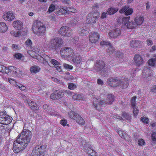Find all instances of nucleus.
I'll return each mask as SVG.
<instances>
[{"mask_svg":"<svg viewBox=\"0 0 156 156\" xmlns=\"http://www.w3.org/2000/svg\"><path fill=\"white\" fill-rule=\"evenodd\" d=\"M31 133L29 129H24L13 142V150L17 153L25 149L30 143Z\"/></svg>","mask_w":156,"mask_h":156,"instance_id":"1","label":"nucleus"},{"mask_svg":"<svg viewBox=\"0 0 156 156\" xmlns=\"http://www.w3.org/2000/svg\"><path fill=\"white\" fill-rule=\"evenodd\" d=\"M114 100V96L110 94L107 96L105 101H101L100 98L97 99L95 98L93 100V103L94 107L96 109L100 111L101 109V106L106 104H111L113 103Z\"/></svg>","mask_w":156,"mask_h":156,"instance_id":"2","label":"nucleus"},{"mask_svg":"<svg viewBox=\"0 0 156 156\" xmlns=\"http://www.w3.org/2000/svg\"><path fill=\"white\" fill-rule=\"evenodd\" d=\"M47 145L38 144L34 147L30 156H44L46 151Z\"/></svg>","mask_w":156,"mask_h":156,"instance_id":"3","label":"nucleus"},{"mask_svg":"<svg viewBox=\"0 0 156 156\" xmlns=\"http://www.w3.org/2000/svg\"><path fill=\"white\" fill-rule=\"evenodd\" d=\"M34 34L39 35H44L46 30L45 26L40 21L36 20L32 26Z\"/></svg>","mask_w":156,"mask_h":156,"instance_id":"4","label":"nucleus"},{"mask_svg":"<svg viewBox=\"0 0 156 156\" xmlns=\"http://www.w3.org/2000/svg\"><path fill=\"white\" fill-rule=\"evenodd\" d=\"M63 43V40L61 38L55 37L50 40V42L47 44V46L51 49H58L61 47Z\"/></svg>","mask_w":156,"mask_h":156,"instance_id":"5","label":"nucleus"},{"mask_svg":"<svg viewBox=\"0 0 156 156\" xmlns=\"http://www.w3.org/2000/svg\"><path fill=\"white\" fill-rule=\"evenodd\" d=\"M105 63L101 60H98L96 61L94 68L97 71H101L102 76H106L108 75V72L104 69L105 67Z\"/></svg>","mask_w":156,"mask_h":156,"instance_id":"6","label":"nucleus"},{"mask_svg":"<svg viewBox=\"0 0 156 156\" xmlns=\"http://www.w3.org/2000/svg\"><path fill=\"white\" fill-rule=\"evenodd\" d=\"M68 115L70 119L75 120L78 124L83 126L85 124V121L83 118L74 112L70 111L68 113Z\"/></svg>","mask_w":156,"mask_h":156,"instance_id":"7","label":"nucleus"},{"mask_svg":"<svg viewBox=\"0 0 156 156\" xmlns=\"http://www.w3.org/2000/svg\"><path fill=\"white\" fill-rule=\"evenodd\" d=\"M100 16V14L98 12H92L89 13L87 16L86 20L87 24H93L95 23L98 20Z\"/></svg>","mask_w":156,"mask_h":156,"instance_id":"8","label":"nucleus"},{"mask_svg":"<svg viewBox=\"0 0 156 156\" xmlns=\"http://www.w3.org/2000/svg\"><path fill=\"white\" fill-rule=\"evenodd\" d=\"M60 54L62 57L64 58H69L74 54L73 49L68 47H64L61 49Z\"/></svg>","mask_w":156,"mask_h":156,"instance_id":"9","label":"nucleus"},{"mask_svg":"<svg viewBox=\"0 0 156 156\" xmlns=\"http://www.w3.org/2000/svg\"><path fill=\"white\" fill-rule=\"evenodd\" d=\"M12 120V118L6 115L5 112L2 111L0 112V123L8 125L11 123Z\"/></svg>","mask_w":156,"mask_h":156,"instance_id":"10","label":"nucleus"},{"mask_svg":"<svg viewBox=\"0 0 156 156\" xmlns=\"http://www.w3.org/2000/svg\"><path fill=\"white\" fill-rule=\"evenodd\" d=\"M83 150L91 156H96V152L92 149V147L88 143H86L83 147Z\"/></svg>","mask_w":156,"mask_h":156,"instance_id":"11","label":"nucleus"},{"mask_svg":"<svg viewBox=\"0 0 156 156\" xmlns=\"http://www.w3.org/2000/svg\"><path fill=\"white\" fill-rule=\"evenodd\" d=\"M107 83L108 86L115 87L119 85L120 80L115 77H111L108 79Z\"/></svg>","mask_w":156,"mask_h":156,"instance_id":"12","label":"nucleus"},{"mask_svg":"<svg viewBox=\"0 0 156 156\" xmlns=\"http://www.w3.org/2000/svg\"><path fill=\"white\" fill-rule=\"evenodd\" d=\"M100 44L102 46L106 47L109 46V48L107 50V53L109 55L113 54L114 51V49L112 46V44L108 41H102L100 42Z\"/></svg>","mask_w":156,"mask_h":156,"instance_id":"13","label":"nucleus"},{"mask_svg":"<svg viewBox=\"0 0 156 156\" xmlns=\"http://www.w3.org/2000/svg\"><path fill=\"white\" fill-rule=\"evenodd\" d=\"M64 96L63 92L62 90H57L51 94L50 96L51 99L56 100Z\"/></svg>","mask_w":156,"mask_h":156,"instance_id":"14","label":"nucleus"},{"mask_svg":"<svg viewBox=\"0 0 156 156\" xmlns=\"http://www.w3.org/2000/svg\"><path fill=\"white\" fill-rule=\"evenodd\" d=\"M69 28L67 26H63L61 28L59 31H58V33L62 36L69 37L71 36L72 33L71 32H69Z\"/></svg>","mask_w":156,"mask_h":156,"instance_id":"15","label":"nucleus"},{"mask_svg":"<svg viewBox=\"0 0 156 156\" xmlns=\"http://www.w3.org/2000/svg\"><path fill=\"white\" fill-rule=\"evenodd\" d=\"M3 18L5 20L11 21L14 19L15 16L12 11L5 12L3 13Z\"/></svg>","mask_w":156,"mask_h":156,"instance_id":"16","label":"nucleus"},{"mask_svg":"<svg viewBox=\"0 0 156 156\" xmlns=\"http://www.w3.org/2000/svg\"><path fill=\"white\" fill-rule=\"evenodd\" d=\"M121 13H124L125 16H129L132 14L133 12V9L132 8H129L128 5H125L119 10Z\"/></svg>","mask_w":156,"mask_h":156,"instance_id":"17","label":"nucleus"},{"mask_svg":"<svg viewBox=\"0 0 156 156\" xmlns=\"http://www.w3.org/2000/svg\"><path fill=\"white\" fill-rule=\"evenodd\" d=\"M71 57L72 61L76 65H79L83 62V59L80 55H74Z\"/></svg>","mask_w":156,"mask_h":156,"instance_id":"18","label":"nucleus"},{"mask_svg":"<svg viewBox=\"0 0 156 156\" xmlns=\"http://www.w3.org/2000/svg\"><path fill=\"white\" fill-rule=\"evenodd\" d=\"M99 38V35L97 33H91L89 35V41L91 43L95 44L98 42Z\"/></svg>","mask_w":156,"mask_h":156,"instance_id":"19","label":"nucleus"},{"mask_svg":"<svg viewBox=\"0 0 156 156\" xmlns=\"http://www.w3.org/2000/svg\"><path fill=\"white\" fill-rule=\"evenodd\" d=\"M144 20V18L143 16L139 15L136 16L134 19V21L135 23L134 26H137L142 24Z\"/></svg>","mask_w":156,"mask_h":156,"instance_id":"20","label":"nucleus"},{"mask_svg":"<svg viewBox=\"0 0 156 156\" xmlns=\"http://www.w3.org/2000/svg\"><path fill=\"white\" fill-rule=\"evenodd\" d=\"M130 19V17H119L118 19L117 22L119 24H122L123 26H125L129 22Z\"/></svg>","mask_w":156,"mask_h":156,"instance_id":"21","label":"nucleus"},{"mask_svg":"<svg viewBox=\"0 0 156 156\" xmlns=\"http://www.w3.org/2000/svg\"><path fill=\"white\" fill-rule=\"evenodd\" d=\"M134 61L137 66H140L144 63V60L143 58H142L139 54H136L134 58Z\"/></svg>","mask_w":156,"mask_h":156,"instance_id":"22","label":"nucleus"},{"mask_svg":"<svg viewBox=\"0 0 156 156\" xmlns=\"http://www.w3.org/2000/svg\"><path fill=\"white\" fill-rule=\"evenodd\" d=\"M142 42L138 40H132L130 42V46L134 48H140L142 46Z\"/></svg>","mask_w":156,"mask_h":156,"instance_id":"23","label":"nucleus"},{"mask_svg":"<svg viewBox=\"0 0 156 156\" xmlns=\"http://www.w3.org/2000/svg\"><path fill=\"white\" fill-rule=\"evenodd\" d=\"M129 84V81L127 78L124 77L120 80V83L119 85L122 89H125L127 88Z\"/></svg>","mask_w":156,"mask_h":156,"instance_id":"24","label":"nucleus"},{"mask_svg":"<svg viewBox=\"0 0 156 156\" xmlns=\"http://www.w3.org/2000/svg\"><path fill=\"white\" fill-rule=\"evenodd\" d=\"M121 31L119 29L113 30L109 33V35L112 38H115L120 35Z\"/></svg>","mask_w":156,"mask_h":156,"instance_id":"25","label":"nucleus"},{"mask_svg":"<svg viewBox=\"0 0 156 156\" xmlns=\"http://www.w3.org/2000/svg\"><path fill=\"white\" fill-rule=\"evenodd\" d=\"M143 73L146 77H151L153 76L152 70L147 67H146L143 69Z\"/></svg>","mask_w":156,"mask_h":156,"instance_id":"26","label":"nucleus"},{"mask_svg":"<svg viewBox=\"0 0 156 156\" xmlns=\"http://www.w3.org/2000/svg\"><path fill=\"white\" fill-rule=\"evenodd\" d=\"M13 26L16 30H20L23 28V24L20 21H16L13 22Z\"/></svg>","mask_w":156,"mask_h":156,"instance_id":"27","label":"nucleus"},{"mask_svg":"<svg viewBox=\"0 0 156 156\" xmlns=\"http://www.w3.org/2000/svg\"><path fill=\"white\" fill-rule=\"evenodd\" d=\"M56 14L58 15L65 14L67 13L66 7H57L56 9Z\"/></svg>","mask_w":156,"mask_h":156,"instance_id":"28","label":"nucleus"},{"mask_svg":"<svg viewBox=\"0 0 156 156\" xmlns=\"http://www.w3.org/2000/svg\"><path fill=\"white\" fill-rule=\"evenodd\" d=\"M27 53L31 57L37 59V60H38V59H40V58L42 59L41 56L38 54L37 53L34 51L31 50H29L27 51Z\"/></svg>","mask_w":156,"mask_h":156,"instance_id":"29","label":"nucleus"},{"mask_svg":"<svg viewBox=\"0 0 156 156\" xmlns=\"http://www.w3.org/2000/svg\"><path fill=\"white\" fill-rule=\"evenodd\" d=\"M27 102L28 105L31 109L37 110L39 109L38 106L37 105L34 101L29 100L28 101H27Z\"/></svg>","mask_w":156,"mask_h":156,"instance_id":"30","label":"nucleus"},{"mask_svg":"<svg viewBox=\"0 0 156 156\" xmlns=\"http://www.w3.org/2000/svg\"><path fill=\"white\" fill-rule=\"evenodd\" d=\"M9 73H12L15 75L19 74L20 73V71L19 68H17L13 66H10L8 67Z\"/></svg>","mask_w":156,"mask_h":156,"instance_id":"31","label":"nucleus"},{"mask_svg":"<svg viewBox=\"0 0 156 156\" xmlns=\"http://www.w3.org/2000/svg\"><path fill=\"white\" fill-rule=\"evenodd\" d=\"M43 56H41L42 58H38V60L40 62H43L44 64H48V61L50 60V58L45 54H43Z\"/></svg>","mask_w":156,"mask_h":156,"instance_id":"32","label":"nucleus"},{"mask_svg":"<svg viewBox=\"0 0 156 156\" xmlns=\"http://www.w3.org/2000/svg\"><path fill=\"white\" fill-rule=\"evenodd\" d=\"M8 30V27L4 22L0 23V32L5 33Z\"/></svg>","mask_w":156,"mask_h":156,"instance_id":"33","label":"nucleus"},{"mask_svg":"<svg viewBox=\"0 0 156 156\" xmlns=\"http://www.w3.org/2000/svg\"><path fill=\"white\" fill-rule=\"evenodd\" d=\"M73 98L75 100H84L85 97L82 94H75L73 96Z\"/></svg>","mask_w":156,"mask_h":156,"instance_id":"34","label":"nucleus"},{"mask_svg":"<svg viewBox=\"0 0 156 156\" xmlns=\"http://www.w3.org/2000/svg\"><path fill=\"white\" fill-rule=\"evenodd\" d=\"M40 70V68L37 66H33L30 69V72L32 73H36L39 72Z\"/></svg>","mask_w":156,"mask_h":156,"instance_id":"35","label":"nucleus"},{"mask_svg":"<svg viewBox=\"0 0 156 156\" xmlns=\"http://www.w3.org/2000/svg\"><path fill=\"white\" fill-rule=\"evenodd\" d=\"M115 55L116 57H117L116 58H119L120 62L123 61V59L124 58L122 53H121L120 51H119L116 52H115Z\"/></svg>","mask_w":156,"mask_h":156,"instance_id":"36","label":"nucleus"},{"mask_svg":"<svg viewBox=\"0 0 156 156\" xmlns=\"http://www.w3.org/2000/svg\"><path fill=\"white\" fill-rule=\"evenodd\" d=\"M0 72L3 73L7 74L9 73L8 67H7L3 65H0Z\"/></svg>","mask_w":156,"mask_h":156,"instance_id":"37","label":"nucleus"},{"mask_svg":"<svg viewBox=\"0 0 156 156\" xmlns=\"http://www.w3.org/2000/svg\"><path fill=\"white\" fill-rule=\"evenodd\" d=\"M118 10V9L117 8L111 7L108 9L107 12L109 15L113 14L116 13Z\"/></svg>","mask_w":156,"mask_h":156,"instance_id":"38","label":"nucleus"},{"mask_svg":"<svg viewBox=\"0 0 156 156\" xmlns=\"http://www.w3.org/2000/svg\"><path fill=\"white\" fill-rule=\"evenodd\" d=\"M10 34L11 35H12L14 37H17L20 36L21 34V32L20 31L11 30L10 32Z\"/></svg>","mask_w":156,"mask_h":156,"instance_id":"39","label":"nucleus"},{"mask_svg":"<svg viewBox=\"0 0 156 156\" xmlns=\"http://www.w3.org/2000/svg\"><path fill=\"white\" fill-rule=\"evenodd\" d=\"M156 60L155 59L152 58L148 60V63L150 66L155 67L156 65Z\"/></svg>","mask_w":156,"mask_h":156,"instance_id":"40","label":"nucleus"},{"mask_svg":"<svg viewBox=\"0 0 156 156\" xmlns=\"http://www.w3.org/2000/svg\"><path fill=\"white\" fill-rule=\"evenodd\" d=\"M135 23L134 22H129L127 26V28L129 29H134L136 26H134V24Z\"/></svg>","mask_w":156,"mask_h":156,"instance_id":"41","label":"nucleus"},{"mask_svg":"<svg viewBox=\"0 0 156 156\" xmlns=\"http://www.w3.org/2000/svg\"><path fill=\"white\" fill-rule=\"evenodd\" d=\"M136 96H134L132 98L130 101L131 105L132 107H136Z\"/></svg>","mask_w":156,"mask_h":156,"instance_id":"42","label":"nucleus"},{"mask_svg":"<svg viewBox=\"0 0 156 156\" xmlns=\"http://www.w3.org/2000/svg\"><path fill=\"white\" fill-rule=\"evenodd\" d=\"M9 82L12 85L15 86H16L19 83L18 82L16 81L15 80L13 79L10 78L9 79Z\"/></svg>","mask_w":156,"mask_h":156,"instance_id":"43","label":"nucleus"},{"mask_svg":"<svg viewBox=\"0 0 156 156\" xmlns=\"http://www.w3.org/2000/svg\"><path fill=\"white\" fill-rule=\"evenodd\" d=\"M68 88L70 90H73L76 88V86L74 83H70L68 84Z\"/></svg>","mask_w":156,"mask_h":156,"instance_id":"44","label":"nucleus"},{"mask_svg":"<svg viewBox=\"0 0 156 156\" xmlns=\"http://www.w3.org/2000/svg\"><path fill=\"white\" fill-rule=\"evenodd\" d=\"M67 121L66 119H63L61 120L60 121V124L63 126H66L68 127H69V124H67Z\"/></svg>","mask_w":156,"mask_h":156,"instance_id":"45","label":"nucleus"},{"mask_svg":"<svg viewBox=\"0 0 156 156\" xmlns=\"http://www.w3.org/2000/svg\"><path fill=\"white\" fill-rule=\"evenodd\" d=\"M119 133V136L122 138L125 139V136H126V133L124 131L122 130H119L117 132Z\"/></svg>","mask_w":156,"mask_h":156,"instance_id":"46","label":"nucleus"},{"mask_svg":"<svg viewBox=\"0 0 156 156\" xmlns=\"http://www.w3.org/2000/svg\"><path fill=\"white\" fill-rule=\"evenodd\" d=\"M122 115L125 119L128 120H129L131 119V116L129 115V114L124 112L122 114Z\"/></svg>","mask_w":156,"mask_h":156,"instance_id":"47","label":"nucleus"},{"mask_svg":"<svg viewBox=\"0 0 156 156\" xmlns=\"http://www.w3.org/2000/svg\"><path fill=\"white\" fill-rule=\"evenodd\" d=\"M139 110L138 109L137 107H133V113L134 116L136 117L139 113Z\"/></svg>","mask_w":156,"mask_h":156,"instance_id":"48","label":"nucleus"},{"mask_svg":"<svg viewBox=\"0 0 156 156\" xmlns=\"http://www.w3.org/2000/svg\"><path fill=\"white\" fill-rule=\"evenodd\" d=\"M140 120L143 123L145 124H148L149 119L148 118L144 117L140 118Z\"/></svg>","mask_w":156,"mask_h":156,"instance_id":"49","label":"nucleus"},{"mask_svg":"<svg viewBox=\"0 0 156 156\" xmlns=\"http://www.w3.org/2000/svg\"><path fill=\"white\" fill-rule=\"evenodd\" d=\"M66 10H67V13H69V12L75 13L77 12V10L76 9L69 7H66Z\"/></svg>","mask_w":156,"mask_h":156,"instance_id":"50","label":"nucleus"},{"mask_svg":"<svg viewBox=\"0 0 156 156\" xmlns=\"http://www.w3.org/2000/svg\"><path fill=\"white\" fill-rule=\"evenodd\" d=\"M89 31V30L88 29L87 30L83 29L81 31L80 34L82 36L87 35L88 34Z\"/></svg>","mask_w":156,"mask_h":156,"instance_id":"51","label":"nucleus"},{"mask_svg":"<svg viewBox=\"0 0 156 156\" xmlns=\"http://www.w3.org/2000/svg\"><path fill=\"white\" fill-rule=\"evenodd\" d=\"M25 44L26 47L30 48L31 47L32 42L31 40L30 39H29L26 41Z\"/></svg>","mask_w":156,"mask_h":156,"instance_id":"52","label":"nucleus"},{"mask_svg":"<svg viewBox=\"0 0 156 156\" xmlns=\"http://www.w3.org/2000/svg\"><path fill=\"white\" fill-rule=\"evenodd\" d=\"M63 66L64 68L68 70H71L73 68V67L72 66L67 64H64Z\"/></svg>","mask_w":156,"mask_h":156,"instance_id":"53","label":"nucleus"},{"mask_svg":"<svg viewBox=\"0 0 156 156\" xmlns=\"http://www.w3.org/2000/svg\"><path fill=\"white\" fill-rule=\"evenodd\" d=\"M138 144L139 146H142L145 145V143L143 139H140L138 141Z\"/></svg>","mask_w":156,"mask_h":156,"instance_id":"54","label":"nucleus"},{"mask_svg":"<svg viewBox=\"0 0 156 156\" xmlns=\"http://www.w3.org/2000/svg\"><path fill=\"white\" fill-rule=\"evenodd\" d=\"M55 8V6L54 5L51 4L49 7L48 9V12H51L54 11Z\"/></svg>","mask_w":156,"mask_h":156,"instance_id":"55","label":"nucleus"},{"mask_svg":"<svg viewBox=\"0 0 156 156\" xmlns=\"http://www.w3.org/2000/svg\"><path fill=\"white\" fill-rule=\"evenodd\" d=\"M51 79L53 81L55 82L58 83H59L60 84H62L63 85H64V83L63 82H62L60 80H58L57 78L55 77H51Z\"/></svg>","mask_w":156,"mask_h":156,"instance_id":"56","label":"nucleus"},{"mask_svg":"<svg viewBox=\"0 0 156 156\" xmlns=\"http://www.w3.org/2000/svg\"><path fill=\"white\" fill-rule=\"evenodd\" d=\"M19 88L21 90L24 91L26 89V87L24 86H23L20 83H19L16 87Z\"/></svg>","mask_w":156,"mask_h":156,"instance_id":"57","label":"nucleus"},{"mask_svg":"<svg viewBox=\"0 0 156 156\" xmlns=\"http://www.w3.org/2000/svg\"><path fill=\"white\" fill-rule=\"evenodd\" d=\"M51 63L55 67L59 65V63L55 59H52L51 61Z\"/></svg>","mask_w":156,"mask_h":156,"instance_id":"58","label":"nucleus"},{"mask_svg":"<svg viewBox=\"0 0 156 156\" xmlns=\"http://www.w3.org/2000/svg\"><path fill=\"white\" fill-rule=\"evenodd\" d=\"M63 94H65L67 96L69 97L72 95V93L69 90H65L63 91Z\"/></svg>","mask_w":156,"mask_h":156,"instance_id":"59","label":"nucleus"},{"mask_svg":"<svg viewBox=\"0 0 156 156\" xmlns=\"http://www.w3.org/2000/svg\"><path fill=\"white\" fill-rule=\"evenodd\" d=\"M12 48L14 50H17L20 49L19 46L15 44H12Z\"/></svg>","mask_w":156,"mask_h":156,"instance_id":"60","label":"nucleus"},{"mask_svg":"<svg viewBox=\"0 0 156 156\" xmlns=\"http://www.w3.org/2000/svg\"><path fill=\"white\" fill-rule=\"evenodd\" d=\"M151 138L153 141L155 142L156 141V133H153L152 134Z\"/></svg>","mask_w":156,"mask_h":156,"instance_id":"61","label":"nucleus"},{"mask_svg":"<svg viewBox=\"0 0 156 156\" xmlns=\"http://www.w3.org/2000/svg\"><path fill=\"white\" fill-rule=\"evenodd\" d=\"M14 57L17 59H20L22 57V54L19 53H17L15 54Z\"/></svg>","mask_w":156,"mask_h":156,"instance_id":"62","label":"nucleus"},{"mask_svg":"<svg viewBox=\"0 0 156 156\" xmlns=\"http://www.w3.org/2000/svg\"><path fill=\"white\" fill-rule=\"evenodd\" d=\"M146 43H147V45L148 46H149L150 45H152L153 42L152 40L147 39L146 40Z\"/></svg>","mask_w":156,"mask_h":156,"instance_id":"63","label":"nucleus"},{"mask_svg":"<svg viewBox=\"0 0 156 156\" xmlns=\"http://www.w3.org/2000/svg\"><path fill=\"white\" fill-rule=\"evenodd\" d=\"M150 90L151 91L156 93V86L154 85L153 86H152V87H151Z\"/></svg>","mask_w":156,"mask_h":156,"instance_id":"64","label":"nucleus"}]
</instances>
